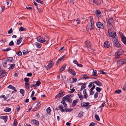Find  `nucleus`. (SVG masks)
Listing matches in <instances>:
<instances>
[{"mask_svg":"<svg viewBox=\"0 0 126 126\" xmlns=\"http://www.w3.org/2000/svg\"><path fill=\"white\" fill-rule=\"evenodd\" d=\"M61 77L62 78V80H63L64 79H65L66 78V76L64 75L63 76L62 75H61Z\"/></svg>","mask_w":126,"mask_h":126,"instance_id":"obj_63","label":"nucleus"},{"mask_svg":"<svg viewBox=\"0 0 126 126\" xmlns=\"http://www.w3.org/2000/svg\"><path fill=\"white\" fill-rule=\"evenodd\" d=\"M59 108L62 112H63L64 111V109H63V107L62 105H60L59 106Z\"/></svg>","mask_w":126,"mask_h":126,"instance_id":"obj_25","label":"nucleus"},{"mask_svg":"<svg viewBox=\"0 0 126 126\" xmlns=\"http://www.w3.org/2000/svg\"><path fill=\"white\" fill-rule=\"evenodd\" d=\"M37 41L41 43H43L46 41L41 36L38 37L37 38Z\"/></svg>","mask_w":126,"mask_h":126,"instance_id":"obj_9","label":"nucleus"},{"mask_svg":"<svg viewBox=\"0 0 126 126\" xmlns=\"http://www.w3.org/2000/svg\"><path fill=\"white\" fill-rule=\"evenodd\" d=\"M0 119L4 120V122L6 123L8 119V116L7 115H5V116H2L0 117Z\"/></svg>","mask_w":126,"mask_h":126,"instance_id":"obj_16","label":"nucleus"},{"mask_svg":"<svg viewBox=\"0 0 126 126\" xmlns=\"http://www.w3.org/2000/svg\"><path fill=\"white\" fill-rule=\"evenodd\" d=\"M122 53V51L121 50H119L115 53V57L116 58H118L119 57L120 55Z\"/></svg>","mask_w":126,"mask_h":126,"instance_id":"obj_11","label":"nucleus"},{"mask_svg":"<svg viewBox=\"0 0 126 126\" xmlns=\"http://www.w3.org/2000/svg\"><path fill=\"white\" fill-rule=\"evenodd\" d=\"M11 109L10 108H9L8 107H6L5 109L4 110V111L5 112H10L11 111Z\"/></svg>","mask_w":126,"mask_h":126,"instance_id":"obj_27","label":"nucleus"},{"mask_svg":"<svg viewBox=\"0 0 126 126\" xmlns=\"http://www.w3.org/2000/svg\"><path fill=\"white\" fill-rule=\"evenodd\" d=\"M85 43L88 48H89L90 49L91 48V45L90 44V42L89 41H86L85 42Z\"/></svg>","mask_w":126,"mask_h":126,"instance_id":"obj_20","label":"nucleus"},{"mask_svg":"<svg viewBox=\"0 0 126 126\" xmlns=\"http://www.w3.org/2000/svg\"><path fill=\"white\" fill-rule=\"evenodd\" d=\"M79 101V99H77L74 100L71 105V107H74L76 105V104Z\"/></svg>","mask_w":126,"mask_h":126,"instance_id":"obj_13","label":"nucleus"},{"mask_svg":"<svg viewBox=\"0 0 126 126\" xmlns=\"http://www.w3.org/2000/svg\"><path fill=\"white\" fill-rule=\"evenodd\" d=\"M6 71L4 70L1 73L0 76H1L2 77H3L6 75Z\"/></svg>","mask_w":126,"mask_h":126,"instance_id":"obj_34","label":"nucleus"},{"mask_svg":"<svg viewBox=\"0 0 126 126\" xmlns=\"http://www.w3.org/2000/svg\"><path fill=\"white\" fill-rule=\"evenodd\" d=\"M96 90L98 92H100L101 91V88H99L98 87H97L95 88Z\"/></svg>","mask_w":126,"mask_h":126,"instance_id":"obj_46","label":"nucleus"},{"mask_svg":"<svg viewBox=\"0 0 126 126\" xmlns=\"http://www.w3.org/2000/svg\"><path fill=\"white\" fill-rule=\"evenodd\" d=\"M38 3H40L41 4H43L44 2L40 0H35Z\"/></svg>","mask_w":126,"mask_h":126,"instance_id":"obj_55","label":"nucleus"},{"mask_svg":"<svg viewBox=\"0 0 126 126\" xmlns=\"http://www.w3.org/2000/svg\"><path fill=\"white\" fill-rule=\"evenodd\" d=\"M19 30L21 31H26L27 30V29H26L21 27L19 28Z\"/></svg>","mask_w":126,"mask_h":126,"instance_id":"obj_31","label":"nucleus"},{"mask_svg":"<svg viewBox=\"0 0 126 126\" xmlns=\"http://www.w3.org/2000/svg\"><path fill=\"white\" fill-rule=\"evenodd\" d=\"M14 45V43L13 41H11L9 44V46H13Z\"/></svg>","mask_w":126,"mask_h":126,"instance_id":"obj_54","label":"nucleus"},{"mask_svg":"<svg viewBox=\"0 0 126 126\" xmlns=\"http://www.w3.org/2000/svg\"><path fill=\"white\" fill-rule=\"evenodd\" d=\"M95 13L96 15V16L98 17V19L101 17L102 13L99 10H96L95 12Z\"/></svg>","mask_w":126,"mask_h":126,"instance_id":"obj_8","label":"nucleus"},{"mask_svg":"<svg viewBox=\"0 0 126 126\" xmlns=\"http://www.w3.org/2000/svg\"><path fill=\"white\" fill-rule=\"evenodd\" d=\"M99 72L102 74L104 75H106L107 74V73L103 71L102 70H100L99 71Z\"/></svg>","mask_w":126,"mask_h":126,"instance_id":"obj_51","label":"nucleus"},{"mask_svg":"<svg viewBox=\"0 0 126 126\" xmlns=\"http://www.w3.org/2000/svg\"><path fill=\"white\" fill-rule=\"evenodd\" d=\"M17 55L19 56H20L22 55V53L20 51H19L18 52L16 53Z\"/></svg>","mask_w":126,"mask_h":126,"instance_id":"obj_44","label":"nucleus"},{"mask_svg":"<svg viewBox=\"0 0 126 126\" xmlns=\"http://www.w3.org/2000/svg\"><path fill=\"white\" fill-rule=\"evenodd\" d=\"M15 63L11 64H10V67L8 68V69L9 70H10L13 69L15 67Z\"/></svg>","mask_w":126,"mask_h":126,"instance_id":"obj_28","label":"nucleus"},{"mask_svg":"<svg viewBox=\"0 0 126 126\" xmlns=\"http://www.w3.org/2000/svg\"><path fill=\"white\" fill-rule=\"evenodd\" d=\"M13 32V30L12 28H11L10 30L8 31V34H11Z\"/></svg>","mask_w":126,"mask_h":126,"instance_id":"obj_59","label":"nucleus"},{"mask_svg":"<svg viewBox=\"0 0 126 126\" xmlns=\"http://www.w3.org/2000/svg\"><path fill=\"white\" fill-rule=\"evenodd\" d=\"M41 83V82L40 81H37L35 84L36 86L37 87L39 86Z\"/></svg>","mask_w":126,"mask_h":126,"instance_id":"obj_42","label":"nucleus"},{"mask_svg":"<svg viewBox=\"0 0 126 126\" xmlns=\"http://www.w3.org/2000/svg\"><path fill=\"white\" fill-rule=\"evenodd\" d=\"M61 60L60 58L58 59L57 61L56 62V65H58L59 64V62L61 61Z\"/></svg>","mask_w":126,"mask_h":126,"instance_id":"obj_56","label":"nucleus"},{"mask_svg":"<svg viewBox=\"0 0 126 126\" xmlns=\"http://www.w3.org/2000/svg\"><path fill=\"white\" fill-rule=\"evenodd\" d=\"M93 2L96 5H98L99 4L98 0H93Z\"/></svg>","mask_w":126,"mask_h":126,"instance_id":"obj_41","label":"nucleus"},{"mask_svg":"<svg viewBox=\"0 0 126 126\" xmlns=\"http://www.w3.org/2000/svg\"><path fill=\"white\" fill-rule=\"evenodd\" d=\"M93 83V82H91L88 85V87L90 88L92 86Z\"/></svg>","mask_w":126,"mask_h":126,"instance_id":"obj_60","label":"nucleus"},{"mask_svg":"<svg viewBox=\"0 0 126 126\" xmlns=\"http://www.w3.org/2000/svg\"><path fill=\"white\" fill-rule=\"evenodd\" d=\"M66 66V64L64 65L60 69V72H62L65 70Z\"/></svg>","mask_w":126,"mask_h":126,"instance_id":"obj_24","label":"nucleus"},{"mask_svg":"<svg viewBox=\"0 0 126 126\" xmlns=\"http://www.w3.org/2000/svg\"><path fill=\"white\" fill-rule=\"evenodd\" d=\"M20 92L21 94H24V90L23 89H20Z\"/></svg>","mask_w":126,"mask_h":126,"instance_id":"obj_49","label":"nucleus"},{"mask_svg":"<svg viewBox=\"0 0 126 126\" xmlns=\"http://www.w3.org/2000/svg\"><path fill=\"white\" fill-rule=\"evenodd\" d=\"M31 122L33 124L37 126H39V121L37 120H32Z\"/></svg>","mask_w":126,"mask_h":126,"instance_id":"obj_15","label":"nucleus"},{"mask_svg":"<svg viewBox=\"0 0 126 126\" xmlns=\"http://www.w3.org/2000/svg\"><path fill=\"white\" fill-rule=\"evenodd\" d=\"M94 83L98 86H102V83L99 81H95L93 82V83Z\"/></svg>","mask_w":126,"mask_h":126,"instance_id":"obj_17","label":"nucleus"},{"mask_svg":"<svg viewBox=\"0 0 126 126\" xmlns=\"http://www.w3.org/2000/svg\"><path fill=\"white\" fill-rule=\"evenodd\" d=\"M113 44L115 46L118 47H120L121 46L118 42L117 43H113Z\"/></svg>","mask_w":126,"mask_h":126,"instance_id":"obj_23","label":"nucleus"},{"mask_svg":"<svg viewBox=\"0 0 126 126\" xmlns=\"http://www.w3.org/2000/svg\"><path fill=\"white\" fill-rule=\"evenodd\" d=\"M73 21V25L75 26L79 24L80 22V20L78 18H77L76 20H73L72 21Z\"/></svg>","mask_w":126,"mask_h":126,"instance_id":"obj_10","label":"nucleus"},{"mask_svg":"<svg viewBox=\"0 0 126 126\" xmlns=\"http://www.w3.org/2000/svg\"><path fill=\"white\" fill-rule=\"evenodd\" d=\"M90 21L91 23V24H88L87 25V27L90 30H91L92 29H94V23L93 18H90Z\"/></svg>","mask_w":126,"mask_h":126,"instance_id":"obj_1","label":"nucleus"},{"mask_svg":"<svg viewBox=\"0 0 126 126\" xmlns=\"http://www.w3.org/2000/svg\"><path fill=\"white\" fill-rule=\"evenodd\" d=\"M96 24L97 27L99 28L104 29L105 28L103 24L100 22L99 20L98 21L96 22Z\"/></svg>","mask_w":126,"mask_h":126,"instance_id":"obj_4","label":"nucleus"},{"mask_svg":"<svg viewBox=\"0 0 126 126\" xmlns=\"http://www.w3.org/2000/svg\"><path fill=\"white\" fill-rule=\"evenodd\" d=\"M13 59V58L12 57H8L7 59V60L9 61H12Z\"/></svg>","mask_w":126,"mask_h":126,"instance_id":"obj_47","label":"nucleus"},{"mask_svg":"<svg viewBox=\"0 0 126 126\" xmlns=\"http://www.w3.org/2000/svg\"><path fill=\"white\" fill-rule=\"evenodd\" d=\"M95 117L96 119L98 121H99L100 120L98 116L96 114L95 115Z\"/></svg>","mask_w":126,"mask_h":126,"instance_id":"obj_43","label":"nucleus"},{"mask_svg":"<svg viewBox=\"0 0 126 126\" xmlns=\"http://www.w3.org/2000/svg\"><path fill=\"white\" fill-rule=\"evenodd\" d=\"M41 104H40L39 105H38L37 106V107H36V108L38 110H39L40 108Z\"/></svg>","mask_w":126,"mask_h":126,"instance_id":"obj_61","label":"nucleus"},{"mask_svg":"<svg viewBox=\"0 0 126 126\" xmlns=\"http://www.w3.org/2000/svg\"><path fill=\"white\" fill-rule=\"evenodd\" d=\"M92 75L94 76H97L98 75L96 73V70H93Z\"/></svg>","mask_w":126,"mask_h":126,"instance_id":"obj_26","label":"nucleus"},{"mask_svg":"<svg viewBox=\"0 0 126 126\" xmlns=\"http://www.w3.org/2000/svg\"><path fill=\"white\" fill-rule=\"evenodd\" d=\"M95 124L93 122L91 123L89 126H94Z\"/></svg>","mask_w":126,"mask_h":126,"instance_id":"obj_64","label":"nucleus"},{"mask_svg":"<svg viewBox=\"0 0 126 126\" xmlns=\"http://www.w3.org/2000/svg\"><path fill=\"white\" fill-rule=\"evenodd\" d=\"M9 95H7L6 96H5V97L6 98V99H7L8 98V100H11V99H12V98H13V96L11 97V98H9Z\"/></svg>","mask_w":126,"mask_h":126,"instance_id":"obj_58","label":"nucleus"},{"mask_svg":"<svg viewBox=\"0 0 126 126\" xmlns=\"http://www.w3.org/2000/svg\"><path fill=\"white\" fill-rule=\"evenodd\" d=\"M106 102L104 101L103 102V103L102 104V105L101 106H100L99 107V108H101V109H102L101 108L102 107H103L105 106V103Z\"/></svg>","mask_w":126,"mask_h":126,"instance_id":"obj_57","label":"nucleus"},{"mask_svg":"<svg viewBox=\"0 0 126 126\" xmlns=\"http://www.w3.org/2000/svg\"><path fill=\"white\" fill-rule=\"evenodd\" d=\"M104 47L106 48H108L110 47V43L107 41H105L104 43Z\"/></svg>","mask_w":126,"mask_h":126,"instance_id":"obj_14","label":"nucleus"},{"mask_svg":"<svg viewBox=\"0 0 126 126\" xmlns=\"http://www.w3.org/2000/svg\"><path fill=\"white\" fill-rule=\"evenodd\" d=\"M68 71L70 74L72 75L73 76H75L76 75V73L75 71L73 70L72 69L70 68L69 67L68 69Z\"/></svg>","mask_w":126,"mask_h":126,"instance_id":"obj_12","label":"nucleus"},{"mask_svg":"<svg viewBox=\"0 0 126 126\" xmlns=\"http://www.w3.org/2000/svg\"><path fill=\"white\" fill-rule=\"evenodd\" d=\"M54 65L53 61H50L48 65L47 66L46 68L47 70H49L50 68L52 67Z\"/></svg>","mask_w":126,"mask_h":126,"instance_id":"obj_6","label":"nucleus"},{"mask_svg":"<svg viewBox=\"0 0 126 126\" xmlns=\"http://www.w3.org/2000/svg\"><path fill=\"white\" fill-rule=\"evenodd\" d=\"M20 106H19V105L16 106V109L17 112H18L19 110L20 109Z\"/></svg>","mask_w":126,"mask_h":126,"instance_id":"obj_45","label":"nucleus"},{"mask_svg":"<svg viewBox=\"0 0 126 126\" xmlns=\"http://www.w3.org/2000/svg\"><path fill=\"white\" fill-rule=\"evenodd\" d=\"M117 63L118 64H120V66H121L124 64H126V60L122 59L119 60L117 62Z\"/></svg>","mask_w":126,"mask_h":126,"instance_id":"obj_5","label":"nucleus"},{"mask_svg":"<svg viewBox=\"0 0 126 126\" xmlns=\"http://www.w3.org/2000/svg\"><path fill=\"white\" fill-rule=\"evenodd\" d=\"M73 109H68L65 108L64 109V111H65L66 112H71V111H72Z\"/></svg>","mask_w":126,"mask_h":126,"instance_id":"obj_35","label":"nucleus"},{"mask_svg":"<svg viewBox=\"0 0 126 126\" xmlns=\"http://www.w3.org/2000/svg\"><path fill=\"white\" fill-rule=\"evenodd\" d=\"M24 81L26 82L25 83H28V82L29 81V79L27 78H25L24 79Z\"/></svg>","mask_w":126,"mask_h":126,"instance_id":"obj_52","label":"nucleus"},{"mask_svg":"<svg viewBox=\"0 0 126 126\" xmlns=\"http://www.w3.org/2000/svg\"><path fill=\"white\" fill-rule=\"evenodd\" d=\"M66 94L65 93V92L63 91L62 90H61L60 91L59 93L57 94Z\"/></svg>","mask_w":126,"mask_h":126,"instance_id":"obj_40","label":"nucleus"},{"mask_svg":"<svg viewBox=\"0 0 126 126\" xmlns=\"http://www.w3.org/2000/svg\"><path fill=\"white\" fill-rule=\"evenodd\" d=\"M18 123L16 119L14 120V123L13 124V126H16Z\"/></svg>","mask_w":126,"mask_h":126,"instance_id":"obj_37","label":"nucleus"},{"mask_svg":"<svg viewBox=\"0 0 126 126\" xmlns=\"http://www.w3.org/2000/svg\"><path fill=\"white\" fill-rule=\"evenodd\" d=\"M47 112L49 114H50L51 110L50 107H48L47 109Z\"/></svg>","mask_w":126,"mask_h":126,"instance_id":"obj_32","label":"nucleus"},{"mask_svg":"<svg viewBox=\"0 0 126 126\" xmlns=\"http://www.w3.org/2000/svg\"><path fill=\"white\" fill-rule=\"evenodd\" d=\"M106 20L107 24L109 25L110 26H112V25L111 22V21H110L108 18H106Z\"/></svg>","mask_w":126,"mask_h":126,"instance_id":"obj_22","label":"nucleus"},{"mask_svg":"<svg viewBox=\"0 0 126 126\" xmlns=\"http://www.w3.org/2000/svg\"><path fill=\"white\" fill-rule=\"evenodd\" d=\"M35 46L38 48H41V46L40 45L39 43L37 42H35Z\"/></svg>","mask_w":126,"mask_h":126,"instance_id":"obj_33","label":"nucleus"},{"mask_svg":"<svg viewBox=\"0 0 126 126\" xmlns=\"http://www.w3.org/2000/svg\"><path fill=\"white\" fill-rule=\"evenodd\" d=\"M11 49L10 48H7L6 49H2V50L3 51H8L9 50H10Z\"/></svg>","mask_w":126,"mask_h":126,"instance_id":"obj_53","label":"nucleus"},{"mask_svg":"<svg viewBox=\"0 0 126 126\" xmlns=\"http://www.w3.org/2000/svg\"><path fill=\"white\" fill-rule=\"evenodd\" d=\"M29 83H25V85L26 87V88L27 89H29Z\"/></svg>","mask_w":126,"mask_h":126,"instance_id":"obj_38","label":"nucleus"},{"mask_svg":"<svg viewBox=\"0 0 126 126\" xmlns=\"http://www.w3.org/2000/svg\"><path fill=\"white\" fill-rule=\"evenodd\" d=\"M89 103L88 102H83V103H81V105L82 107L85 108L86 109H88L90 107V105H89Z\"/></svg>","mask_w":126,"mask_h":126,"instance_id":"obj_7","label":"nucleus"},{"mask_svg":"<svg viewBox=\"0 0 126 126\" xmlns=\"http://www.w3.org/2000/svg\"><path fill=\"white\" fill-rule=\"evenodd\" d=\"M72 79L73 80V81L70 82V83H72L73 82H76L77 80V78H72Z\"/></svg>","mask_w":126,"mask_h":126,"instance_id":"obj_30","label":"nucleus"},{"mask_svg":"<svg viewBox=\"0 0 126 126\" xmlns=\"http://www.w3.org/2000/svg\"><path fill=\"white\" fill-rule=\"evenodd\" d=\"M8 88L14 90L15 91H16V89L15 87L11 85H9L8 87Z\"/></svg>","mask_w":126,"mask_h":126,"instance_id":"obj_18","label":"nucleus"},{"mask_svg":"<svg viewBox=\"0 0 126 126\" xmlns=\"http://www.w3.org/2000/svg\"><path fill=\"white\" fill-rule=\"evenodd\" d=\"M0 98H4V100H6V98L5 97V95H1L0 96Z\"/></svg>","mask_w":126,"mask_h":126,"instance_id":"obj_48","label":"nucleus"},{"mask_svg":"<svg viewBox=\"0 0 126 126\" xmlns=\"http://www.w3.org/2000/svg\"><path fill=\"white\" fill-rule=\"evenodd\" d=\"M22 37H21L20 38L18 39L17 40L16 42V44L17 45H18L20 44L22 41Z\"/></svg>","mask_w":126,"mask_h":126,"instance_id":"obj_19","label":"nucleus"},{"mask_svg":"<svg viewBox=\"0 0 126 126\" xmlns=\"http://www.w3.org/2000/svg\"><path fill=\"white\" fill-rule=\"evenodd\" d=\"M83 116V113L82 111H81L78 114V117L80 118Z\"/></svg>","mask_w":126,"mask_h":126,"instance_id":"obj_39","label":"nucleus"},{"mask_svg":"<svg viewBox=\"0 0 126 126\" xmlns=\"http://www.w3.org/2000/svg\"><path fill=\"white\" fill-rule=\"evenodd\" d=\"M112 41H113V43H116L118 42L117 39L115 37H113Z\"/></svg>","mask_w":126,"mask_h":126,"instance_id":"obj_36","label":"nucleus"},{"mask_svg":"<svg viewBox=\"0 0 126 126\" xmlns=\"http://www.w3.org/2000/svg\"><path fill=\"white\" fill-rule=\"evenodd\" d=\"M86 87V86L85 85V86H82L81 88L80 91H82V90L84 89Z\"/></svg>","mask_w":126,"mask_h":126,"instance_id":"obj_62","label":"nucleus"},{"mask_svg":"<svg viewBox=\"0 0 126 126\" xmlns=\"http://www.w3.org/2000/svg\"><path fill=\"white\" fill-rule=\"evenodd\" d=\"M122 92V90L120 89H118L117 90L115 91L114 92V93L115 94H120Z\"/></svg>","mask_w":126,"mask_h":126,"instance_id":"obj_29","label":"nucleus"},{"mask_svg":"<svg viewBox=\"0 0 126 126\" xmlns=\"http://www.w3.org/2000/svg\"><path fill=\"white\" fill-rule=\"evenodd\" d=\"M66 95L65 97H63L64 100H65L66 102L68 101L69 103H71L72 101L70 96L73 97L74 95Z\"/></svg>","mask_w":126,"mask_h":126,"instance_id":"obj_3","label":"nucleus"},{"mask_svg":"<svg viewBox=\"0 0 126 126\" xmlns=\"http://www.w3.org/2000/svg\"><path fill=\"white\" fill-rule=\"evenodd\" d=\"M64 95H56L55 97L56 99L58 98L59 97H61L63 96Z\"/></svg>","mask_w":126,"mask_h":126,"instance_id":"obj_50","label":"nucleus"},{"mask_svg":"<svg viewBox=\"0 0 126 126\" xmlns=\"http://www.w3.org/2000/svg\"><path fill=\"white\" fill-rule=\"evenodd\" d=\"M108 34H107V35L108 37H111L113 38V37H115V36H116V32H111V29H108Z\"/></svg>","mask_w":126,"mask_h":126,"instance_id":"obj_2","label":"nucleus"},{"mask_svg":"<svg viewBox=\"0 0 126 126\" xmlns=\"http://www.w3.org/2000/svg\"><path fill=\"white\" fill-rule=\"evenodd\" d=\"M122 40L124 44L126 45V37L125 36H123L122 37Z\"/></svg>","mask_w":126,"mask_h":126,"instance_id":"obj_21","label":"nucleus"}]
</instances>
